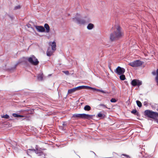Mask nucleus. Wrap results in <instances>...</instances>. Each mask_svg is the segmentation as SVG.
<instances>
[{
    "mask_svg": "<svg viewBox=\"0 0 158 158\" xmlns=\"http://www.w3.org/2000/svg\"><path fill=\"white\" fill-rule=\"evenodd\" d=\"M24 60H25V58H24L22 59L21 60H19L18 61V63L15 65V68H16V67L17 66L18 64H20V63L23 62V61H24Z\"/></svg>",
    "mask_w": 158,
    "mask_h": 158,
    "instance_id": "nucleus-21",
    "label": "nucleus"
},
{
    "mask_svg": "<svg viewBox=\"0 0 158 158\" xmlns=\"http://www.w3.org/2000/svg\"><path fill=\"white\" fill-rule=\"evenodd\" d=\"M119 78L121 80H124L126 79V77L125 75L123 74H122L121 75H120Z\"/></svg>",
    "mask_w": 158,
    "mask_h": 158,
    "instance_id": "nucleus-19",
    "label": "nucleus"
},
{
    "mask_svg": "<svg viewBox=\"0 0 158 158\" xmlns=\"http://www.w3.org/2000/svg\"><path fill=\"white\" fill-rule=\"evenodd\" d=\"M114 72L118 75L123 74L125 72V69L120 66H118L116 69L114 70Z\"/></svg>",
    "mask_w": 158,
    "mask_h": 158,
    "instance_id": "nucleus-8",
    "label": "nucleus"
},
{
    "mask_svg": "<svg viewBox=\"0 0 158 158\" xmlns=\"http://www.w3.org/2000/svg\"><path fill=\"white\" fill-rule=\"evenodd\" d=\"M80 89H81V87H80V86L71 89H69L68 90V94H71L75 92V91Z\"/></svg>",
    "mask_w": 158,
    "mask_h": 158,
    "instance_id": "nucleus-9",
    "label": "nucleus"
},
{
    "mask_svg": "<svg viewBox=\"0 0 158 158\" xmlns=\"http://www.w3.org/2000/svg\"><path fill=\"white\" fill-rule=\"evenodd\" d=\"M80 87H81V89H92L93 90V89H94V88H92L91 87L87 86H80Z\"/></svg>",
    "mask_w": 158,
    "mask_h": 158,
    "instance_id": "nucleus-12",
    "label": "nucleus"
},
{
    "mask_svg": "<svg viewBox=\"0 0 158 158\" xmlns=\"http://www.w3.org/2000/svg\"><path fill=\"white\" fill-rule=\"evenodd\" d=\"M143 62L138 60L130 63L129 64V65L133 67H136L141 66L143 64Z\"/></svg>",
    "mask_w": 158,
    "mask_h": 158,
    "instance_id": "nucleus-6",
    "label": "nucleus"
},
{
    "mask_svg": "<svg viewBox=\"0 0 158 158\" xmlns=\"http://www.w3.org/2000/svg\"><path fill=\"white\" fill-rule=\"evenodd\" d=\"M80 15L79 14H78V13H77V14H76V16L77 17H78V16H80Z\"/></svg>",
    "mask_w": 158,
    "mask_h": 158,
    "instance_id": "nucleus-31",
    "label": "nucleus"
},
{
    "mask_svg": "<svg viewBox=\"0 0 158 158\" xmlns=\"http://www.w3.org/2000/svg\"><path fill=\"white\" fill-rule=\"evenodd\" d=\"M94 89H93V90H96L97 91H99V92H101L103 93H106V92H105V91L103 90H102V89H96V88H94Z\"/></svg>",
    "mask_w": 158,
    "mask_h": 158,
    "instance_id": "nucleus-20",
    "label": "nucleus"
},
{
    "mask_svg": "<svg viewBox=\"0 0 158 158\" xmlns=\"http://www.w3.org/2000/svg\"><path fill=\"white\" fill-rule=\"evenodd\" d=\"M137 112V111L136 109L133 110L131 111V113L134 114H135Z\"/></svg>",
    "mask_w": 158,
    "mask_h": 158,
    "instance_id": "nucleus-28",
    "label": "nucleus"
},
{
    "mask_svg": "<svg viewBox=\"0 0 158 158\" xmlns=\"http://www.w3.org/2000/svg\"><path fill=\"white\" fill-rule=\"evenodd\" d=\"M136 102L138 106L139 107H141L142 106V104L141 102L139 101H137Z\"/></svg>",
    "mask_w": 158,
    "mask_h": 158,
    "instance_id": "nucleus-23",
    "label": "nucleus"
},
{
    "mask_svg": "<svg viewBox=\"0 0 158 158\" xmlns=\"http://www.w3.org/2000/svg\"><path fill=\"white\" fill-rule=\"evenodd\" d=\"M137 86H139L142 84V82L138 80H137Z\"/></svg>",
    "mask_w": 158,
    "mask_h": 158,
    "instance_id": "nucleus-22",
    "label": "nucleus"
},
{
    "mask_svg": "<svg viewBox=\"0 0 158 158\" xmlns=\"http://www.w3.org/2000/svg\"><path fill=\"white\" fill-rule=\"evenodd\" d=\"M124 83L127 85V81H125Z\"/></svg>",
    "mask_w": 158,
    "mask_h": 158,
    "instance_id": "nucleus-33",
    "label": "nucleus"
},
{
    "mask_svg": "<svg viewBox=\"0 0 158 158\" xmlns=\"http://www.w3.org/2000/svg\"><path fill=\"white\" fill-rule=\"evenodd\" d=\"M35 27L38 31L41 32L45 31V29L43 26H35Z\"/></svg>",
    "mask_w": 158,
    "mask_h": 158,
    "instance_id": "nucleus-10",
    "label": "nucleus"
},
{
    "mask_svg": "<svg viewBox=\"0 0 158 158\" xmlns=\"http://www.w3.org/2000/svg\"><path fill=\"white\" fill-rule=\"evenodd\" d=\"M1 117L2 118H4L6 119H8L9 118V116L7 114H6L2 116Z\"/></svg>",
    "mask_w": 158,
    "mask_h": 158,
    "instance_id": "nucleus-24",
    "label": "nucleus"
},
{
    "mask_svg": "<svg viewBox=\"0 0 158 158\" xmlns=\"http://www.w3.org/2000/svg\"><path fill=\"white\" fill-rule=\"evenodd\" d=\"M31 26V25L30 24H28V25H27V26L28 27H30V26Z\"/></svg>",
    "mask_w": 158,
    "mask_h": 158,
    "instance_id": "nucleus-34",
    "label": "nucleus"
},
{
    "mask_svg": "<svg viewBox=\"0 0 158 158\" xmlns=\"http://www.w3.org/2000/svg\"><path fill=\"white\" fill-rule=\"evenodd\" d=\"M94 27V25L93 24L90 23L88 24L87 26V28L88 30H91Z\"/></svg>",
    "mask_w": 158,
    "mask_h": 158,
    "instance_id": "nucleus-14",
    "label": "nucleus"
},
{
    "mask_svg": "<svg viewBox=\"0 0 158 158\" xmlns=\"http://www.w3.org/2000/svg\"><path fill=\"white\" fill-rule=\"evenodd\" d=\"M98 116L99 117H102L103 116V114L101 113H99L98 114Z\"/></svg>",
    "mask_w": 158,
    "mask_h": 158,
    "instance_id": "nucleus-29",
    "label": "nucleus"
},
{
    "mask_svg": "<svg viewBox=\"0 0 158 158\" xmlns=\"http://www.w3.org/2000/svg\"><path fill=\"white\" fill-rule=\"evenodd\" d=\"M101 105L102 106H103L106 107L105 105H104V104H102Z\"/></svg>",
    "mask_w": 158,
    "mask_h": 158,
    "instance_id": "nucleus-35",
    "label": "nucleus"
},
{
    "mask_svg": "<svg viewBox=\"0 0 158 158\" xmlns=\"http://www.w3.org/2000/svg\"><path fill=\"white\" fill-rule=\"evenodd\" d=\"M21 6L20 5H18L15 7L14 10H16L17 9H19L20 8Z\"/></svg>",
    "mask_w": 158,
    "mask_h": 158,
    "instance_id": "nucleus-25",
    "label": "nucleus"
},
{
    "mask_svg": "<svg viewBox=\"0 0 158 158\" xmlns=\"http://www.w3.org/2000/svg\"><path fill=\"white\" fill-rule=\"evenodd\" d=\"M62 72L66 75L69 74V72L68 71H63Z\"/></svg>",
    "mask_w": 158,
    "mask_h": 158,
    "instance_id": "nucleus-26",
    "label": "nucleus"
},
{
    "mask_svg": "<svg viewBox=\"0 0 158 158\" xmlns=\"http://www.w3.org/2000/svg\"><path fill=\"white\" fill-rule=\"evenodd\" d=\"M93 116V115H90L85 114H74L73 115L72 118L89 119L92 118Z\"/></svg>",
    "mask_w": 158,
    "mask_h": 158,
    "instance_id": "nucleus-4",
    "label": "nucleus"
},
{
    "mask_svg": "<svg viewBox=\"0 0 158 158\" xmlns=\"http://www.w3.org/2000/svg\"><path fill=\"white\" fill-rule=\"evenodd\" d=\"M12 115L15 117L17 118H21V117H23L24 116L23 115H19L17 114H16L15 113H14L12 114Z\"/></svg>",
    "mask_w": 158,
    "mask_h": 158,
    "instance_id": "nucleus-15",
    "label": "nucleus"
},
{
    "mask_svg": "<svg viewBox=\"0 0 158 158\" xmlns=\"http://www.w3.org/2000/svg\"><path fill=\"white\" fill-rule=\"evenodd\" d=\"M135 115H136L138 117H139L140 116V114L139 113L137 112L136 113Z\"/></svg>",
    "mask_w": 158,
    "mask_h": 158,
    "instance_id": "nucleus-30",
    "label": "nucleus"
},
{
    "mask_svg": "<svg viewBox=\"0 0 158 158\" xmlns=\"http://www.w3.org/2000/svg\"><path fill=\"white\" fill-rule=\"evenodd\" d=\"M137 80L134 79L131 82V84L133 86H136L137 85Z\"/></svg>",
    "mask_w": 158,
    "mask_h": 158,
    "instance_id": "nucleus-16",
    "label": "nucleus"
},
{
    "mask_svg": "<svg viewBox=\"0 0 158 158\" xmlns=\"http://www.w3.org/2000/svg\"><path fill=\"white\" fill-rule=\"evenodd\" d=\"M110 101L112 102H116V100L114 98H112L110 100Z\"/></svg>",
    "mask_w": 158,
    "mask_h": 158,
    "instance_id": "nucleus-27",
    "label": "nucleus"
},
{
    "mask_svg": "<svg viewBox=\"0 0 158 158\" xmlns=\"http://www.w3.org/2000/svg\"><path fill=\"white\" fill-rule=\"evenodd\" d=\"M152 74L154 75H155L156 74V76L155 78L156 81L157 82V85H158V69L156 70V72L155 71H153L152 72Z\"/></svg>",
    "mask_w": 158,
    "mask_h": 158,
    "instance_id": "nucleus-11",
    "label": "nucleus"
},
{
    "mask_svg": "<svg viewBox=\"0 0 158 158\" xmlns=\"http://www.w3.org/2000/svg\"><path fill=\"white\" fill-rule=\"evenodd\" d=\"M49 45L51 47L52 49L50 47H48L46 54L47 56H50L52 55L53 53L56 50V44L55 42L53 41L52 43L50 42Z\"/></svg>",
    "mask_w": 158,
    "mask_h": 158,
    "instance_id": "nucleus-3",
    "label": "nucleus"
},
{
    "mask_svg": "<svg viewBox=\"0 0 158 158\" xmlns=\"http://www.w3.org/2000/svg\"><path fill=\"white\" fill-rule=\"evenodd\" d=\"M38 79L39 81H42L43 80V76L42 74H39L37 76Z\"/></svg>",
    "mask_w": 158,
    "mask_h": 158,
    "instance_id": "nucleus-17",
    "label": "nucleus"
},
{
    "mask_svg": "<svg viewBox=\"0 0 158 158\" xmlns=\"http://www.w3.org/2000/svg\"><path fill=\"white\" fill-rule=\"evenodd\" d=\"M84 110L86 111H89L91 109V108L90 106L89 105H86L84 107Z\"/></svg>",
    "mask_w": 158,
    "mask_h": 158,
    "instance_id": "nucleus-18",
    "label": "nucleus"
},
{
    "mask_svg": "<svg viewBox=\"0 0 158 158\" xmlns=\"http://www.w3.org/2000/svg\"><path fill=\"white\" fill-rule=\"evenodd\" d=\"M144 115L150 118L155 120L158 123V119L156 118L158 117V113L149 110H146L144 112Z\"/></svg>",
    "mask_w": 158,
    "mask_h": 158,
    "instance_id": "nucleus-2",
    "label": "nucleus"
},
{
    "mask_svg": "<svg viewBox=\"0 0 158 158\" xmlns=\"http://www.w3.org/2000/svg\"><path fill=\"white\" fill-rule=\"evenodd\" d=\"M33 150L35 151V152H36L37 153H38V152H37V150L36 151V150L35 149H33Z\"/></svg>",
    "mask_w": 158,
    "mask_h": 158,
    "instance_id": "nucleus-32",
    "label": "nucleus"
},
{
    "mask_svg": "<svg viewBox=\"0 0 158 158\" xmlns=\"http://www.w3.org/2000/svg\"><path fill=\"white\" fill-rule=\"evenodd\" d=\"M44 28L46 29V32L48 33L50 31V27L48 25L47 23H45L44 25Z\"/></svg>",
    "mask_w": 158,
    "mask_h": 158,
    "instance_id": "nucleus-13",
    "label": "nucleus"
},
{
    "mask_svg": "<svg viewBox=\"0 0 158 158\" xmlns=\"http://www.w3.org/2000/svg\"><path fill=\"white\" fill-rule=\"evenodd\" d=\"M72 19L73 21L79 24H84L86 23L85 20L81 19L78 17L73 18Z\"/></svg>",
    "mask_w": 158,
    "mask_h": 158,
    "instance_id": "nucleus-7",
    "label": "nucleus"
},
{
    "mask_svg": "<svg viewBox=\"0 0 158 158\" xmlns=\"http://www.w3.org/2000/svg\"><path fill=\"white\" fill-rule=\"evenodd\" d=\"M27 60L30 64L34 65H37L39 63L38 59L33 55L28 57Z\"/></svg>",
    "mask_w": 158,
    "mask_h": 158,
    "instance_id": "nucleus-5",
    "label": "nucleus"
},
{
    "mask_svg": "<svg viewBox=\"0 0 158 158\" xmlns=\"http://www.w3.org/2000/svg\"><path fill=\"white\" fill-rule=\"evenodd\" d=\"M29 150H31V149H29Z\"/></svg>",
    "mask_w": 158,
    "mask_h": 158,
    "instance_id": "nucleus-36",
    "label": "nucleus"
},
{
    "mask_svg": "<svg viewBox=\"0 0 158 158\" xmlns=\"http://www.w3.org/2000/svg\"><path fill=\"white\" fill-rule=\"evenodd\" d=\"M121 36L122 34L120 31V28L118 26L116 29L110 34V39L111 41H113L118 40L121 37Z\"/></svg>",
    "mask_w": 158,
    "mask_h": 158,
    "instance_id": "nucleus-1",
    "label": "nucleus"
}]
</instances>
